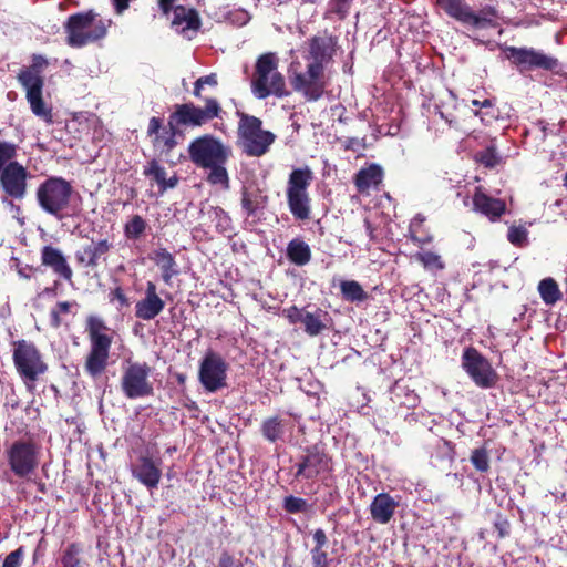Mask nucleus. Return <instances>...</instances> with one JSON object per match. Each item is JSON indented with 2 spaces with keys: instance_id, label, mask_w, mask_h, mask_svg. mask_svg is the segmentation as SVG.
Here are the masks:
<instances>
[{
  "instance_id": "34",
  "label": "nucleus",
  "mask_w": 567,
  "mask_h": 567,
  "mask_svg": "<svg viewBox=\"0 0 567 567\" xmlns=\"http://www.w3.org/2000/svg\"><path fill=\"white\" fill-rule=\"evenodd\" d=\"M225 165L226 163H214L203 167L208 169L206 181L210 185L219 186L221 189L229 188V176Z\"/></svg>"
},
{
  "instance_id": "29",
  "label": "nucleus",
  "mask_w": 567,
  "mask_h": 567,
  "mask_svg": "<svg viewBox=\"0 0 567 567\" xmlns=\"http://www.w3.org/2000/svg\"><path fill=\"white\" fill-rule=\"evenodd\" d=\"M165 308L161 297H144L135 305V316L138 319L150 321L155 319Z\"/></svg>"
},
{
  "instance_id": "52",
  "label": "nucleus",
  "mask_w": 567,
  "mask_h": 567,
  "mask_svg": "<svg viewBox=\"0 0 567 567\" xmlns=\"http://www.w3.org/2000/svg\"><path fill=\"white\" fill-rule=\"evenodd\" d=\"M216 567H243V565L239 560L235 559L233 555L224 550L218 558Z\"/></svg>"
},
{
  "instance_id": "37",
  "label": "nucleus",
  "mask_w": 567,
  "mask_h": 567,
  "mask_svg": "<svg viewBox=\"0 0 567 567\" xmlns=\"http://www.w3.org/2000/svg\"><path fill=\"white\" fill-rule=\"evenodd\" d=\"M343 298L351 302H362L368 299V293L362 286L355 280H346L340 285Z\"/></svg>"
},
{
  "instance_id": "21",
  "label": "nucleus",
  "mask_w": 567,
  "mask_h": 567,
  "mask_svg": "<svg viewBox=\"0 0 567 567\" xmlns=\"http://www.w3.org/2000/svg\"><path fill=\"white\" fill-rule=\"evenodd\" d=\"M40 358L41 357H13L14 365L30 390L34 388V382L38 377L47 370V364L43 363Z\"/></svg>"
},
{
  "instance_id": "25",
  "label": "nucleus",
  "mask_w": 567,
  "mask_h": 567,
  "mask_svg": "<svg viewBox=\"0 0 567 567\" xmlns=\"http://www.w3.org/2000/svg\"><path fill=\"white\" fill-rule=\"evenodd\" d=\"M42 264L53 269V271L70 281L72 279V269L69 266L65 257L58 248L45 246L41 252Z\"/></svg>"
},
{
  "instance_id": "19",
  "label": "nucleus",
  "mask_w": 567,
  "mask_h": 567,
  "mask_svg": "<svg viewBox=\"0 0 567 567\" xmlns=\"http://www.w3.org/2000/svg\"><path fill=\"white\" fill-rule=\"evenodd\" d=\"M327 470H329L327 455L317 449H312L297 464L296 477L312 480Z\"/></svg>"
},
{
  "instance_id": "55",
  "label": "nucleus",
  "mask_w": 567,
  "mask_h": 567,
  "mask_svg": "<svg viewBox=\"0 0 567 567\" xmlns=\"http://www.w3.org/2000/svg\"><path fill=\"white\" fill-rule=\"evenodd\" d=\"M313 548H326L328 545V537L326 532L321 528H318L313 532Z\"/></svg>"
},
{
  "instance_id": "24",
  "label": "nucleus",
  "mask_w": 567,
  "mask_h": 567,
  "mask_svg": "<svg viewBox=\"0 0 567 567\" xmlns=\"http://www.w3.org/2000/svg\"><path fill=\"white\" fill-rule=\"evenodd\" d=\"M111 248L112 244L107 239H101L96 243L92 241L75 252V259L84 267L94 268L97 266L99 259L107 254Z\"/></svg>"
},
{
  "instance_id": "35",
  "label": "nucleus",
  "mask_w": 567,
  "mask_h": 567,
  "mask_svg": "<svg viewBox=\"0 0 567 567\" xmlns=\"http://www.w3.org/2000/svg\"><path fill=\"white\" fill-rule=\"evenodd\" d=\"M261 433L267 441L275 443L282 439L285 423L278 416L268 417L261 424Z\"/></svg>"
},
{
  "instance_id": "51",
  "label": "nucleus",
  "mask_w": 567,
  "mask_h": 567,
  "mask_svg": "<svg viewBox=\"0 0 567 567\" xmlns=\"http://www.w3.org/2000/svg\"><path fill=\"white\" fill-rule=\"evenodd\" d=\"M16 156V146L10 143H0V171L6 166V163Z\"/></svg>"
},
{
  "instance_id": "28",
  "label": "nucleus",
  "mask_w": 567,
  "mask_h": 567,
  "mask_svg": "<svg viewBox=\"0 0 567 567\" xmlns=\"http://www.w3.org/2000/svg\"><path fill=\"white\" fill-rule=\"evenodd\" d=\"M144 175L146 177L153 178L156 182L161 193L176 187L178 183V178L175 175L167 177L165 167L161 166L159 163L155 159L148 162V164L144 167Z\"/></svg>"
},
{
  "instance_id": "63",
  "label": "nucleus",
  "mask_w": 567,
  "mask_h": 567,
  "mask_svg": "<svg viewBox=\"0 0 567 567\" xmlns=\"http://www.w3.org/2000/svg\"><path fill=\"white\" fill-rule=\"evenodd\" d=\"M463 354L470 355V354H477L476 350L472 348H467L464 350Z\"/></svg>"
},
{
  "instance_id": "58",
  "label": "nucleus",
  "mask_w": 567,
  "mask_h": 567,
  "mask_svg": "<svg viewBox=\"0 0 567 567\" xmlns=\"http://www.w3.org/2000/svg\"><path fill=\"white\" fill-rule=\"evenodd\" d=\"M198 80H199V83H202L204 86L208 85V86L215 87L218 83L217 75L215 73H210L208 75L200 76V78H198Z\"/></svg>"
},
{
  "instance_id": "40",
  "label": "nucleus",
  "mask_w": 567,
  "mask_h": 567,
  "mask_svg": "<svg viewBox=\"0 0 567 567\" xmlns=\"http://www.w3.org/2000/svg\"><path fill=\"white\" fill-rule=\"evenodd\" d=\"M168 127V130L164 131L163 133L154 137L153 141L155 147H161L163 151L166 152L172 151L177 144L175 136L178 127Z\"/></svg>"
},
{
  "instance_id": "12",
  "label": "nucleus",
  "mask_w": 567,
  "mask_h": 567,
  "mask_svg": "<svg viewBox=\"0 0 567 567\" xmlns=\"http://www.w3.org/2000/svg\"><path fill=\"white\" fill-rule=\"evenodd\" d=\"M151 368L146 363L126 361L121 379V389L127 399L145 398L153 394V384L148 380Z\"/></svg>"
},
{
  "instance_id": "41",
  "label": "nucleus",
  "mask_w": 567,
  "mask_h": 567,
  "mask_svg": "<svg viewBox=\"0 0 567 567\" xmlns=\"http://www.w3.org/2000/svg\"><path fill=\"white\" fill-rule=\"evenodd\" d=\"M470 460L477 471L485 473L489 470V455L485 447L473 450Z\"/></svg>"
},
{
  "instance_id": "54",
  "label": "nucleus",
  "mask_w": 567,
  "mask_h": 567,
  "mask_svg": "<svg viewBox=\"0 0 567 567\" xmlns=\"http://www.w3.org/2000/svg\"><path fill=\"white\" fill-rule=\"evenodd\" d=\"M13 354H35V349L31 343L22 340L16 343Z\"/></svg>"
},
{
  "instance_id": "3",
  "label": "nucleus",
  "mask_w": 567,
  "mask_h": 567,
  "mask_svg": "<svg viewBox=\"0 0 567 567\" xmlns=\"http://www.w3.org/2000/svg\"><path fill=\"white\" fill-rule=\"evenodd\" d=\"M251 92L259 100L269 95L284 97L288 94L285 78L278 71V59L275 53H264L258 58L251 80Z\"/></svg>"
},
{
  "instance_id": "10",
  "label": "nucleus",
  "mask_w": 567,
  "mask_h": 567,
  "mask_svg": "<svg viewBox=\"0 0 567 567\" xmlns=\"http://www.w3.org/2000/svg\"><path fill=\"white\" fill-rule=\"evenodd\" d=\"M312 179L309 168H297L290 173L287 199L291 214L297 219H308L310 217V198L307 192Z\"/></svg>"
},
{
  "instance_id": "16",
  "label": "nucleus",
  "mask_w": 567,
  "mask_h": 567,
  "mask_svg": "<svg viewBox=\"0 0 567 567\" xmlns=\"http://www.w3.org/2000/svg\"><path fill=\"white\" fill-rule=\"evenodd\" d=\"M162 463L161 457L151 453L142 454L132 464V475L147 489H156L162 478Z\"/></svg>"
},
{
  "instance_id": "15",
  "label": "nucleus",
  "mask_w": 567,
  "mask_h": 567,
  "mask_svg": "<svg viewBox=\"0 0 567 567\" xmlns=\"http://www.w3.org/2000/svg\"><path fill=\"white\" fill-rule=\"evenodd\" d=\"M228 364L221 357H204L198 370L199 382L203 388L215 393L227 386Z\"/></svg>"
},
{
  "instance_id": "48",
  "label": "nucleus",
  "mask_w": 567,
  "mask_h": 567,
  "mask_svg": "<svg viewBox=\"0 0 567 567\" xmlns=\"http://www.w3.org/2000/svg\"><path fill=\"white\" fill-rule=\"evenodd\" d=\"M107 357H87L86 370L92 377H96L103 372L106 367Z\"/></svg>"
},
{
  "instance_id": "14",
  "label": "nucleus",
  "mask_w": 567,
  "mask_h": 567,
  "mask_svg": "<svg viewBox=\"0 0 567 567\" xmlns=\"http://www.w3.org/2000/svg\"><path fill=\"white\" fill-rule=\"evenodd\" d=\"M507 58L517 66L520 73L534 69L554 70L558 65V61L542 51L533 48H506Z\"/></svg>"
},
{
  "instance_id": "2",
  "label": "nucleus",
  "mask_w": 567,
  "mask_h": 567,
  "mask_svg": "<svg viewBox=\"0 0 567 567\" xmlns=\"http://www.w3.org/2000/svg\"><path fill=\"white\" fill-rule=\"evenodd\" d=\"M48 60L42 55H33L32 64L18 73V82L25 91V99L30 104L32 113L42 118L45 123H52V109L48 106L42 97L44 86L43 70Z\"/></svg>"
},
{
  "instance_id": "59",
  "label": "nucleus",
  "mask_w": 567,
  "mask_h": 567,
  "mask_svg": "<svg viewBox=\"0 0 567 567\" xmlns=\"http://www.w3.org/2000/svg\"><path fill=\"white\" fill-rule=\"evenodd\" d=\"M175 0H158V4L164 12V14L168 16L169 11H173Z\"/></svg>"
},
{
  "instance_id": "33",
  "label": "nucleus",
  "mask_w": 567,
  "mask_h": 567,
  "mask_svg": "<svg viewBox=\"0 0 567 567\" xmlns=\"http://www.w3.org/2000/svg\"><path fill=\"white\" fill-rule=\"evenodd\" d=\"M538 292L547 306H553L563 298L557 282L550 277L539 281Z\"/></svg>"
},
{
  "instance_id": "43",
  "label": "nucleus",
  "mask_w": 567,
  "mask_h": 567,
  "mask_svg": "<svg viewBox=\"0 0 567 567\" xmlns=\"http://www.w3.org/2000/svg\"><path fill=\"white\" fill-rule=\"evenodd\" d=\"M282 506L289 514L305 513L309 509V504L306 499L292 495L284 498Z\"/></svg>"
},
{
  "instance_id": "36",
  "label": "nucleus",
  "mask_w": 567,
  "mask_h": 567,
  "mask_svg": "<svg viewBox=\"0 0 567 567\" xmlns=\"http://www.w3.org/2000/svg\"><path fill=\"white\" fill-rule=\"evenodd\" d=\"M392 400L400 405L414 408L419 402V396L413 390H409L406 385L396 381L392 388Z\"/></svg>"
},
{
  "instance_id": "26",
  "label": "nucleus",
  "mask_w": 567,
  "mask_h": 567,
  "mask_svg": "<svg viewBox=\"0 0 567 567\" xmlns=\"http://www.w3.org/2000/svg\"><path fill=\"white\" fill-rule=\"evenodd\" d=\"M473 205L476 212L485 215L491 220L498 218L505 212V203L502 199L489 197L481 189L476 190Z\"/></svg>"
},
{
  "instance_id": "42",
  "label": "nucleus",
  "mask_w": 567,
  "mask_h": 567,
  "mask_svg": "<svg viewBox=\"0 0 567 567\" xmlns=\"http://www.w3.org/2000/svg\"><path fill=\"white\" fill-rule=\"evenodd\" d=\"M475 114L481 117L483 123L491 125L498 118L499 111L494 107L491 100L486 99L482 101L481 110L476 111Z\"/></svg>"
},
{
  "instance_id": "57",
  "label": "nucleus",
  "mask_w": 567,
  "mask_h": 567,
  "mask_svg": "<svg viewBox=\"0 0 567 567\" xmlns=\"http://www.w3.org/2000/svg\"><path fill=\"white\" fill-rule=\"evenodd\" d=\"M436 109L440 117L444 120L450 126L456 123V118L451 112L442 110L439 105H436Z\"/></svg>"
},
{
  "instance_id": "1",
  "label": "nucleus",
  "mask_w": 567,
  "mask_h": 567,
  "mask_svg": "<svg viewBox=\"0 0 567 567\" xmlns=\"http://www.w3.org/2000/svg\"><path fill=\"white\" fill-rule=\"evenodd\" d=\"M333 53L334 47L330 38L316 37L310 40L305 54L306 68L302 69L299 62L291 63V85L307 101H318L322 96L327 85L324 68Z\"/></svg>"
},
{
  "instance_id": "45",
  "label": "nucleus",
  "mask_w": 567,
  "mask_h": 567,
  "mask_svg": "<svg viewBox=\"0 0 567 567\" xmlns=\"http://www.w3.org/2000/svg\"><path fill=\"white\" fill-rule=\"evenodd\" d=\"M74 306H76L75 302H70V301L58 302L56 306L50 312L51 324L53 327H59L63 321L62 316L70 313L71 309Z\"/></svg>"
},
{
  "instance_id": "4",
  "label": "nucleus",
  "mask_w": 567,
  "mask_h": 567,
  "mask_svg": "<svg viewBox=\"0 0 567 567\" xmlns=\"http://www.w3.org/2000/svg\"><path fill=\"white\" fill-rule=\"evenodd\" d=\"M110 21L97 19L93 12L76 13L65 23L66 41L73 48H82L106 35Z\"/></svg>"
},
{
  "instance_id": "20",
  "label": "nucleus",
  "mask_w": 567,
  "mask_h": 567,
  "mask_svg": "<svg viewBox=\"0 0 567 567\" xmlns=\"http://www.w3.org/2000/svg\"><path fill=\"white\" fill-rule=\"evenodd\" d=\"M398 506L399 501L389 493H379L373 497L369 507L371 518L378 524L386 525L393 518Z\"/></svg>"
},
{
  "instance_id": "13",
  "label": "nucleus",
  "mask_w": 567,
  "mask_h": 567,
  "mask_svg": "<svg viewBox=\"0 0 567 567\" xmlns=\"http://www.w3.org/2000/svg\"><path fill=\"white\" fill-rule=\"evenodd\" d=\"M282 315L291 324L300 323L303 331L311 336H318L330 327V316L327 311L316 308H298L291 306L282 310Z\"/></svg>"
},
{
  "instance_id": "44",
  "label": "nucleus",
  "mask_w": 567,
  "mask_h": 567,
  "mask_svg": "<svg viewBox=\"0 0 567 567\" xmlns=\"http://www.w3.org/2000/svg\"><path fill=\"white\" fill-rule=\"evenodd\" d=\"M415 258L427 269L434 270L444 268L441 257L433 251L419 252L415 255Z\"/></svg>"
},
{
  "instance_id": "17",
  "label": "nucleus",
  "mask_w": 567,
  "mask_h": 567,
  "mask_svg": "<svg viewBox=\"0 0 567 567\" xmlns=\"http://www.w3.org/2000/svg\"><path fill=\"white\" fill-rule=\"evenodd\" d=\"M462 367L480 388H492L497 382L498 375L485 357H463Z\"/></svg>"
},
{
  "instance_id": "32",
  "label": "nucleus",
  "mask_w": 567,
  "mask_h": 567,
  "mask_svg": "<svg viewBox=\"0 0 567 567\" xmlns=\"http://www.w3.org/2000/svg\"><path fill=\"white\" fill-rule=\"evenodd\" d=\"M287 256L292 264L305 266L311 259V250L307 243L295 238L287 246Z\"/></svg>"
},
{
  "instance_id": "46",
  "label": "nucleus",
  "mask_w": 567,
  "mask_h": 567,
  "mask_svg": "<svg viewBox=\"0 0 567 567\" xmlns=\"http://www.w3.org/2000/svg\"><path fill=\"white\" fill-rule=\"evenodd\" d=\"M476 158L481 164L488 168H494L501 161V157L498 156L494 146H489L477 153Z\"/></svg>"
},
{
  "instance_id": "6",
  "label": "nucleus",
  "mask_w": 567,
  "mask_h": 567,
  "mask_svg": "<svg viewBox=\"0 0 567 567\" xmlns=\"http://www.w3.org/2000/svg\"><path fill=\"white\" fill-rule=\"evenodd\" d=\"M4 457L18 478H29L40 463V447L33 440L19 439L7 445Z\"/></svg>"
},
{
  "instance_id": "18",
  "label": "nucleus",
  "mask_w": 567,
  "mask_h": 567,
  "mask_svg": "<svg viewBox=\"0 0 567 567\" xmlns=\"http://www.w3.org/2000/svg\"><path fill=\"white\" fill-rule=\"evenodd\" d=\"M27 172L18 162H10L0 171V182L4 192L13 198H22L25 195Z\"/></svg>"
},
{
  "instance_id": "60",
  "label": "nucleus",
  "mask_w": 567,
  "mask_h": 567,
  "mask_svg": "<svg viewBox=\"0 0 567 567\" xmlns=\"http://www.w3.org/2000/svg\"><path fill=\"white\" fill-rule=\"evenodd\" d=\"M144 297H159L156 285L153 281H147Z\"/></svg>"
},
{
  "instance_id": "62",
  "label": "nucleus",
  "mask_w": 567,
  "mask_h": 567,
  "mask_svg": "<svg viewBox=\"0 0 567 567\" xmlns=\"http://www.w3.org/2000/svg\"><path fill=\"white\" fill-rule=\"evenodd\" d=\"M203 89H204V85L202 83H199V80L197 79L196 82L194 83L193 94L196 97H202V90Z\"/></svg>"
},
{
  "instance_id": "5",
  "label": "nucleus",
  "mask_w": 567,
  "mask_h": 567,
  "mask_svg": "<svg viewBox=\"0 0 567 567\" xmlns=\"http://www.w3.org/2000/svg\"><path fill=\"white\" fill-rule=\"evenodd\" d=\"M442 6L451 18L473 30L494 29L499 25V12L493 6H484L478 11H474L465 0H444Z\"/></svg>"
},
{
  "instance_id": "11",
  "label": "nucleus",
  "mask_w": 567,
  "mask_h": 567,
  "mask_svg": "<svg viewBox=\"0 0 567 567\" xmlns=\"http://www.w3.org/2000/svg\"><path fill=\"white\" fill-rule=\"evenodd\" d=\"M192 162L199 167L210 166L214 163H227L231 155L228 146L212 135H204L194 140L188 147Z\"/></svg>"
},
{
  "instance_id": "53",
  "label": "nucleus",
  "mask_w": 567,
  "mask_h": 567,
  "mask_svg": "<svg viewBox=\"0 0 567 567\" xmlns=\"http://www.w3.org/2000/svg\"><path fill=\"white\" fill-rule=\"evenodd\" d=\"M110 298H111V301H117L118 306L121 308L130 306V301H128L127 297L125 296L124 291L120 287H117L111 291Z\"/></svg>"
},
{
  "instance_id": "38",
  "label": "nucleus",
  "mask_w": 567,
  "mask_h": 567,
  "mask_svg": "<svg viewBox=\"0 0 567 567\" xmlns=\"http://www.w3.org/2000/svg\"><path fill=\"white\" fill-rule=\"evenodd\" d=\"M147 223L140 215H134L124 226V235L130 240L138 239L146 230Z\"/></svg>"
},
{
  "instance_id": "8",
  "label": "nucleus",
  "mask_w": 567,
  "mask_h": 567,
  "mask_svg": "<svg viewBox=\"0 0 567 567\" xmlns=\"http://www.w3.org/2000/svg\"><path fill=\"white\" fill-rule=\"evenodd\" d=\"M239 137L244 152L249 156L259 157L266 154L275 141V135L261 128V121L251 115L241 114Z\"/></svg>"
},
{
  "instance_id": "50",
  "label": "nucleus",
  "mask_w": 567,
  "mask_h": 567,
  "mask_svg": "<svg viewBox=\"0 0 567 567\" xmlns=\"http://www.w3.org/2000/svg\"><path fill=\"white\" fill-rule=\"evenodd\" d=\"M25 551L22 546L8 554L3 560L2 567H21Z\"/></svg>"
},
{
  "instance_id": "61",
  "label": "nucleus",
  "mask_w": 567,
  "mask_h": 567,
  "mask_svg": "<svg viewBox=\"0 0 567 567\" xmlns=\"http://www.w3.org/2000/svg\"><path fill=\"white\" fill-rule=\"evenodd\" d=\"M115 9L122 13L128 7V0H113Z\"/></svg>"
},
{
  "instance_id": "22",
  "label": "nucleus",
  "mask_w": 567,
  "mask_h": 567,
  "mask_svg": "<svg viewBox=\"0 0 567 567\" xmlns=\"http://www.w3.org/2000/svg\"><path fill=\"white\" fill-rule=\"evenodd\" d=\"M87 331L92 343L91 354H107L111 338L103 321L96 317L89 318Z\"/></svg>"
},
{
  "instance_id": "7",
  "label": "nucleus",
  "mask_w": 567,
  "mask_h": 567,
  "mask_svg": "<svg viewBox=\"0 0 567 567\" xmlns=\"http://www.w3.org/2000/svg\"><path fill=\"white\" fill-rule=\"evenodd\" d=\"M72 195L71 184L62 177H50L37 189L39 206L58 219L65 216Z\"/></svg>"
},
{
  "instance_id": "56",
  "label": "nucleus",
  "mask_w": 567,
  "mask_h": 567,
  "mask_svg": "<svg viewBox=\"0 0 567 567\" xmlns=\"http://www.w3.org/2000/svg\"><path fill=\"white\" fill-rule=\"evenodd\" d=\"M161 126H162L161 120L157 117H152L150 120L148 128H147L148 135L150 136L154 135L156 137L158 134H161V132H159Z\"/></svg>"
},
{
  "instance_id": "31",
  "label": "nucleus",
  "mask_w": 567,
  "mask_h": 567,
  "mask_svg": "<svg viewBox=\"0 0 567 567\" xmlns=\"http://www.w3.org/2000/svg\"><path fill=\"white\" fill-rule=\"evenodd\" d=\"M383 171L379 165L372 164L361 169L355 176V186L360 192L377 186L382 182Z\"/></svg>"
},
{
  "instance_id": "27",
  "label": "nucleus",
  "mask_w": 567,
  "mask_h": 567,
  "mask_svg": "<svg viewBox=\"0 0 567 567\" xmlns=\"http://www.w3.org/2000/svg\"><path fill=\"white\" fill-rule=\"evenodd\" d=\"M152 259L161 269L163 281L171 285L172 279L179 274L174 256L167 249L158 248L153 251Z\"/></svg>"
},
{
  "instance_id": "49",
  "label": "nucleus",
  "mask_w": 567,
  "mask_h": 567,
  "mask_svg": "<svg viewBox=\"0 0 567 567\" xmlns=\"http://www.w3.org/2000/svg\"><path fill=\"white\" fill-rule=\"evenodd\" d=\"M313 567H329L332 559L328 556L326 548H312L310 550Z\"/></svg>"
},
{
  "instance_id": "30",
  "label": "nucleus",
  "mask_w": 567,
  "mask_h": 567,
  "mask_svg": "<svg viewBox=\"0 0 567 567\" xmlns=\"http://www.w3.org/2000/svg\"><path fill=\"white\" fill-rule=\"evenodd\" d=\"M267 202V196L262 195L259 189L244 188L241 193V208L247 217H255L258 212L262 210Z\"/></svg>"
},
{
  "instance_id": "39",
  "label": "nucleus",
  "mask_w": 567,
  "mask_h": 567,
  "mask_svg": "<svg viewBox=\"0 0 567 567\" xmlns=\"http://www.w3.org/2000/svg\"><path fill=\"white\" fill-rule=\"evenodd\" d=\"M82 548L79 544H70L61 556V563L63 567H81L80 554Z\"/></svg>"
},
{
  "instance_id": "47",
  "label": "nucleus",
  "mask_w": 567,
  "mask_h": 567,
  "mask_svg": "<svg viewBox=\"0 0 567 567\" xmlns=\"http://www.w3.org/2000/svg\"><path fill=\"white\" fill-rule=\"evenodd\" d=\"M528 231L524 226H512L508 229L507 238L515 246H523L527 243Z\"/></svg>"
},
{
  "instance_id": "23",
  "label": "nucleus",
  "mask_w": 567,
  "mask_h": 567,
  "mask_svg": "<svg viewBox=\"0 0 567 567\" xmlns=\"http://www.w3.org/2000/svg\"><path fill=\"white\" fill-rule=\"evenodd\" d=\"M172 27L179 33L196 32L200 27V20L196 10L184 6L173 8Z\"/></svg>"
},
{
  "instance_id": "9",
  "label": "nucleus",
  "mask_w": 567,
  "mask_h": 567,
  "mask_svg": "<svg viewBox=\"0 0 567 567\" xmlns=\"http://www.w3.org/2000/svg\"><path fill=\"white\" fill-rule=\"evenodd\" d=\"M221 107L216 99L206 97L205 107H198L193 103L176 105L175 111L168 117V126H200L213 118L219 117Z\"/></svg>"
},
{
  "instance_id": "64",
  "label": "nucleus",
  "mask_w": 567,
  "mask_h": 567,
  "mask_svg": "<svg viewBox=\"0 0 567 567\" xmlns=\"http://www.w3.org/2000/svg\"><path fill=\"white\" fill-rule=\"evenodd\" d=\"M447 96H449V99H450L451 103L454 105V104H455V102H456V101H455V96H454V94H453L451 91H449V92H447Z\"/></svg>"
}]
</instances>
